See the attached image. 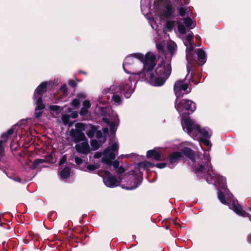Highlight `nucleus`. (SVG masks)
Here are the masks:
<instances>
[{
    "label": "nucleus",
    "mask_w": 251,
    "mask_h": 251,
    "mask_svg": "<svg viewBox=\"0 0 251 251\" xmlns=\"http://www.w3.org/2000/svg\"><path fill=\"white\" fill-rule=\"evenodd\" d=\"M176 45H168L167 49L171 54H173L176 50Z\"/></svg>",
    "instance_id": "a19ab883"
},
{
    "label": "nucleus",
    "mask_w": 251,
    "mask_h": 251,
    "mask_svg": "<svg viewBox=\"0 0 251 251\" xmlns=\"http://www.w3.org/2000/svg\"><path fill=\"white\" fill-rule=\"evenodd\" d=\"M14 133V129L13 127L9 129L6 132L3 133V136L7 135L8 137Z\"/></svg>",
    "instance_id": "864d4df0"
},
{
    "label": "nucleus",
    "mask_w": 251,
    "mask_h": 251,
    "mask_svg": "<svg viewBox=\"0 0 251 251\" xmlns=\"http://www.w3.org/2000/svg\"><path fill=\"white\" fill-rule=\"evenodd\" d=\"M154 71L156 76H162L165 78H168L172 72L171 62L165 64V62L163 59Z\"/></svg>",
    "instance_id": "39448f33"
},
{
    "label": "nucleus",
    "mask_w": 251,
    "mask_h": 251,
    "mask_svg": "<svg viewBox=\"0 0 251 251\" xmlns=\"http://www.w3.org/2000/svg\"><path fill=\"white\" fill-rule=\"evenodd\" d=\"M135 53H134V54ZM133 53L131 54L130 55L126 57L124 62L123 64V67L124 71L128 74H131L130 72L128 71V70L126 68V66L131 65L133 63L134 61L132 59V57L135 58L134 56H133Z\"/></svg>",
    "instance_id": "a211bd4d"
},
{
    "label": "nucleus",
    "mask_w": 251,
    "mask_h": 251,
    "mask_svg": "<svg viewBox=\"0 0 251 251\" xmlns=\"http://www.w3.org/2000/svg\"><path fill=\"white\" fill-rule=\"evenodd\" d=\"M71 169L69 167H65L60 172V175L62 178L67 179L70 176Z\"/></svg>",
    "instance_id": "4be33fe9"
},
{
    "label": "nucleus",
    "mask_w": 251,
    "mask_h": 251,
    "mask_svg": "<svg viewBox=\"0 0 251 251\" xmlns=\"http://www.w3.org/2000/svg\"><path fill=\"white\" fill-rule=\"evenodd\" d=\"M195 52L197 55L198 65L202 66L206 61V56L205 51L201 49H198L195 50Z\"/></svg>",
    "instance_id": "ddd939ff"
},
{
    "label": "nucleus",
    "mask_w": 251,
    "mask_h": 251,
    "mask_svg": "<svg viewBox=\"0 0 251 251\" xmlns=\"http://www.w3.org/2000/svg\"><path fill=\"white\" fill-rule=\"evenodd\" d=\"M117 169L116 173L117 175L122 174L125 172V169L122 166L119 167Z\"/></svg>",
    "instance_id": "4d7b16f0"
},
{
    "label": "nucleus",
    "mask_w": 251,
    "mask_h": 251,
    "mask_svg": "<svg viewBox=\"0 0 251 251\" xmlns=\"http://www.w3.org/2000/svg\"><path fill=\"white\" fill-rule=\"evenodd\" d=\"M218 197L219 200L221 202V203L224 204L226 203V199L225 195L222 191H218Z\"/></svg>",
    "instance_id": "7c9ffc66"
},
{
    "label": "nucleus",
    "mask_w": 251,
    "mask_h": 251,
    "mask_svg": "<svg viewBox=\"0 0 251 251\" xmlns=\"http://www.w3.org/2000/svg\"><path fill=\"white\" fill-rule=\"evenodd\" d=\"M196 130L203 137V138H210L211 135H209L208 132L205 128H201L200 125H196Z\"/></svg>",
    "instance_id": "5701e85b"
},
{
    "label": "nucleus",
    "mask_w": 251,
    "mask_h": 251,
    "mask_svg": "<svg viewBox=\"0 0 251 251\" xmlns=\"http://www.w3.org/2000/svg\"><path fill=\"white\" fill-rule=\"evenodd\" d=\"M36 107L35 111H39L44 109L46 107L45 104L43 102V99L42 96H39L36 101Z\"/></svg>",
    "instance_id": "b1692460"
},
{
    "label": "nucleus",
    "mask_w": 251,
    "mask_h": 251,
    "mask_svg": "<svg viewBox=\"0 0 251 251\" xmlns=\"http://www.w3.org/2000/svg\"><path fill=\"white\" fill-rule=\"evenodd\" d=\"M175 107L177 111L180 114L193 113L196 109V103L191 100L182 99L178 103H176Z\"/></svg>",
    "instance_id": "7ed1b4c3"
},
{
    "label": "nucleus",
    "mask_w": 251,
    "mask_h": 251,
    "mask_svg": "<svg viewBox=\"0 0 251 251\" xmlns=\"http://www.w3.org/2000/svg\"><path fill=\"white\" fill-rule=\"evenodd\" d=\"M43 112V111H40L39 110L35 111L34 113V117L37 119L40 118L42 116Z\"/></svg>",
    "instance_id": "0e129e2a"
},
{
    "label": "nucleus",
    "mask_w": 251,
    "mask_h": 251,
    "mask_svg": "<svg viewBox=\"0 0 251 251\" xmlns=\"http://www.w3.org/2000/svg\"><path fill=\"white\" fill-rule=\"evenodd\" d=\"M177 29L179 32L181 34H184L186 33V29L185 26L182 24L180 22H177Z\"/></svg>",
    "instance_id": "2f4dec72"
},
{
    "label": "nucleus",
    "mask_w": 251,
    "mask_h": 251,
    "mask_svg": "<svg viewBox=\"0 0 251 251\" xmlns=\"http://www.w3.org/2000/svg\"><path fill=\"white\" fill-rule=\"evenodd\" d=\"M187 8L185 7L181 6L177 9L178 15L181 17H184L186 15Z\"/></svg>",
    "instance_id": "72a5a7b5"
},
{
    "label": "nucleus",
    "mask_w": 251,
    "mask_h": 251,
    "mask_svg": "<svg viewBox=\"0 0 251 251\" xmlns=\"http://www.w3.org/2000/svg\"><path fill=\"white\" fill-rule=\"evenodd\" d=\"M167 163L165 162L157 163L155 165V166L159 169H163L166 167Z\"/></svg>",
    "instance_id": "603ef678"
},
{
    "label": "nucleus",
    "mask_w": 251,
    "mask_h": 251,
    "mask_svg": "<svg viewBox=\"0 0 251 251\" xmlns=\"http://www.w3.org/2000/svg\"><path fill=\"white\" fill-rule=\"evenodd\" d=\"M142 177H140L139 176H135L133 177V182L134 185L131 186V188H126L127 190L134 189L138 187L142 183Z\"/></svg>",
    "instance_id": "393cba45"
},
{
    "label": "nucleus",
    "mask_w": 251,
    "mask_h": 251,
    "mask_svg": "<svg viewBox=\"0 0 251 251\" xmlns=\"http://www.w3.org/2000/svg\"><path fill=\"white\" fill-rule=\"evenodd\" d=\"M60 90L62 91L65 96L68 95V88L66 84H63L60 88Z\"/></svg>",
    "instance_id": "c03bdc74"
},
{
    "label": "nucleus",
    "mask_w": 251,
    "mask_h": 251,
    "mask_svg": "<svg viewBox=\"0 0 251 251\" xmlns=\"http://www.w3.org/2000/svg\"><path fill=\"white\" fill-rule=\"evenodd\" d=\"M95 134H96V137L98 139H100V138L103 137V135L101 131L98 130V129L97 130V131L96 132Z\"/></svg>",
    "instance_id": "6e6d98bb"
},
{
    "label": "nucleus",
    "mask_w": 251,
    "mask_h": 251,
    "mask_svg": "<svg viewBox=\"0 0 251 251\" xmlns=\"http://www.w3.org/2000/svg\"><path fill=\"white\" fill-rule=\"evenodd\" d=\"M156 48L159 52L164 53V47L162 44L160 43L156 44Z\"/></svg>",
    "instance_id": "37998d69"
},
{
    "label": "nucleus",
    "mask_w": 251,
    "mask_h": 251,
    "mask_svg": "<svg viewBox=\"0 0 251 251\" xmlns=\"http://www.w3.org/2000/svg\"><path fill=\"white\" fill-rule=\"evenodd\" d=\"M75 129L74 130H77V131H79L80 132H83V131L85 129V126L84 124L82 123H76L75 125Z\"/></svg>",
    "instance_id": "f704fd0d"
},
{
    "label": "nucleus",
    "mask_w": 251,
    "mask_h": 251,
    "mask_svg": "<svg viewBox=\"0 0 251 251\" xmlns=\"http://www.w3.org/2000/svg\"><path fill=\"white\" fill-rule=\"evenodd\" d=\"M48 85V83L47 81L42 82L36 89L33 95V99H36V94L39 96H42L43 94L47 91Z\"/></svg>",
    "instance_id": "2eb2a0df"
},
{
    "label": "nucleus",
    "mask_w": 251,
    "mask_h": 251,
    "mask_svg": "<svg viewBox=\"0 0 251 251\" xmlns=\"http://www.w3.org/2000/svg\"><path fill=\"white\" fill-rule=\"evenodd\" d=\"M1 138V139L0 140V156H3L5 154V151L3 144L7 142L9 137L7 135L3 136L2 134Z\"/></svg>",
    "instance_id": "412c9836"
},
{
    "label": "nucleus",
    "mask_w": 251,
    "mask_h": 251,
    "mask_svg": "<svg viewBox=\"0 0 251 251\" xmlns=\"http://www.w3.org/2000/svg\"><path fill=\"white\" fill-rule=\"evenodd\" d=\"M205 165L208 168L206 180L208 183H211L212 182L209 181L208 178L210 177L212 179L215 177V174L213 172L212 165L211 164L210 162H206Z\"/></svg>",
    "instance_id": "6ab92c4d"
},
{
    "label": "nucleus",
    "mask_w": 251,
    "mask_h": 251,
    "mask_svg": "<svg viewBox=\"0 0 251 251\" xmlns=\"http://www.w3.org/2000/svg\"><path fill=\"white\" fill-rule=\"evenodd\" d=\"M46 162V160L43 159L38 158L35 159L31 165L30 166V168L34 170L36 169L37 166L42 163Z\"/></svg>",
    "instance_id": "bb28decb"
},
{
    "label": "nucleus",
    "mask_w": 251,
    "mask_h": 251,
    "mask_svg": "<svg viewBox=\"0 0 251 251\" xmlns=\"http://www.w3.org/2000/svg\"><path fill=\"white\" fill-rule=\"evenodd\" d=\"M98 168H99V166H98V165L90 164V165H88L87 166V169L89 171H94V170L97 169Z\"/></svg>",
    "instance_id": "a18cd8bd"
},
{
    "label": "nucleus",
    "mask_w": 251,
    "mask_h": 251,
    "mask_svg": "<svg viewBox=\"0 0 251 251\" xmlns=\"http://www.w3.org/2000/svg\"><path fill=\"white\" fill-rule=\"evenodd\" d=\"M110 126V134L111 135H113L114 136L115 135V132L116 130V129L115 128L116 124L114 122H112L111 124L109 125Z\"/></svg>",
    "instance_id": "58836bf2"
},
{
    "label": "nucleus",
    "mask_w": 251,
    "mask_h": 251,
    "mask_svg": "<svg viewBox=\"0 0 251 251\" xmlns=\"http://www.w3.org/2000/svg\"><path fill=\"white\" fill-rule=\"evenodd\" d=\"M71 105L73 107H77L80 105L79 100L77 99L73 100L71 102Z\"/></svg>",
    "instance_id": "79ce46f5"
},
{
    "label": "nucleus",
    "mask_w": 251,
    "mask_h": 251,
    "mask_svg": "<svg viewBox=\"0 0 251 251\" xmlns=\"http://www.w3.org/2000/svg\"><path fill=\"white\" fill-rule=\"evenodd\" d=\"M193 171L196 174H198L202 173L204 170V166L202 164H198V165H193L192 166Z\"/></svg>",
    "instance_id": "a878e982"
},
{
    "label": "nucleus",
    "mask_w": 251,
    "mask_h": 251,
    "mask_svg": "<svg viewBox=\"0 0 251 251\" xmlns=\"http://www.w3.org/2000/svg\"><path fill=\"white\" fill-rule=\"evenodd\" d=\"M183 21L185 25L188 27H191L193 24V21L190 17L184 18Z\"/></svg>",
    "instance_id": "c9c22d12"
},
{
    "label": "nucleus",
    "mask_w": 251,
    "mask_h": 251,
    "mask_svg": "<svg viewBox=\"0 0 251 251\" xmlns=\"http://www.w3.org/2000/svg\"><path fill=\"white\" fill-rule=\"evenodd\" d=\"M109 148L110 149V152H114L119 150V145L117 143H114Z\"/></svg>",
    "instance_id": "ea45409f"
},
{
    "label": "nucleus",
    "mask_w": 251,
    "mask_h": 251,
    "mask_svg": "<svg viewBox=\"0 0 251 251\" xmlns=\"http://www.w3.org/2000/svg\"><path fill=\"white\" fill-rule=\"evenodd\" d=\"M102 131H103V138H104V141H105L106 139V137H107V135L108 134V127H105L103 128Z\"/></svg>",
    "instance_id": "052dcab7"
},
{
    "label": "nucleus",
    "mask_w": 251,
    "mask_h": 251,
    "mask_svg": "<svg viewBox=\"0 0 251 251\" xmlns=\"http://www.w3.org/2000/svg\"><path fill=\"white\" fill-rule=\"evenodd\" d=\"M89 129L87 131L86 134L90 138L94 137L97 130L100 127L99 126H95L92 124H89Z\"/></svg>",
    "instance_id": "aec40b11"
},
{
    "label": "nucleus",
    "mask_w": 251,
    "mask_h": 251,
    "mask_svg": "<svg viewBox=\"0 0 251 251\" xmlns=\"http://www.w3.org/2000/svg\"><path fill=\"white\" fill-rule=\"evenodd\" d=\"M194 46H189V48H187L186 49V53H193Z\"/></svg>",
    "instance_id": "338daca9"
},
{
    "label": "nucleus",
    "mask_w": 251,
    "mask_h": 251,
    "mask_svg": "<svg viewBox=\"0 0 251 251\" xmlns=\"http://www.w3.org/2000/svg\"><path fill=\"white\" fill-rule=\"evenodd\" d=\"M103 156L101 159V162L103 164L111 166L112 160H114L116 157L115 153L110 152V149L107 148L103 151Z\"/></svg>",
    "instance_id": "1a4fd4ad"
},
{
    "label": "nucleus",
    "mask_w": 251,
    "mask_h": 251,
    "mask_svg": "<svg viewBox=\"0 0 251 251\" xmlns=\"http://www.w3.org/2000/svg\"><path fill=\"white\" fill-rule=\"evenodd\" d=\"M75 162L77 165H79L83 163V160L80 157L76 156L75 157Z\"/></svg>",
    "instance_id": "680f3d73"
},
{
    "label": "nucleus",
    "mask_w": 251,
    "mask_h": 251,
    "mask_svg": "<svg viewBox=\"0 0 251 251\" xmlns=\"http://www.w3.org/2000/svg\"><path fill=\"white\" fill-rule=\"evenodd\" d=\"M112 100H113L115 102L120 104L122 103V100L121 97L117 94H114L112 97Z\"/></svg>",
    "instance_id": "e433bc0d"
},
{
    "label": "nucleus",
    "mask_w": 251,
    "mask_h": 251,
    "mask_svg": "<svg viewBox=\"0 0 251 251\" xmlns=\"http://www.w3.org/2000/svg\"><path fill=\"white\" fill-rule=\"evenodd\" d=\"M77 99H78L79 100H82L86 98V95L85 93H83V92H80V93H79L77 95Z\"/></svg>",
    "instance_id": "8fccbe9b"
},
{
    "label": "nucleus",
    "mask_w": 251,
    "mask_h": 251,
    "mask_svg": "<svg viewBox=\"0 0 251 251\" xmlns=\"http://www.w3.org/2000/svg\"><path fill=\"white\" fill-rule=\"evenodd\" d=\"M102 120L104 123L108 125H110L112 122L110 121V120L108 118L106 117H102Z\"/></svg>",
    "instance_id": "69168bd1"
},
{
    "label": "nucleus",
    "mask_w": 251,
    "mask_h": 251,
    "mask_svg": "<svg viewBox=\"0 0 251 251\" xmlns=\"http://www.w3.org/2000/svg\"><path fill=\"white\" fill-rule=\"evenodd\" d=\"M187 41L188 42H192L193 41V34L192 32L190 33H189L187 35Z\"/></svg>",
    "instance_id": "bf43d9fd"
},
{
    "label": "nucleus",
    "mask_w": 251,
    "mask_h": 251,
    "mask_svg": "<svg viewBox=\"0 0 251 251\" xmlns=\"http://www.w3.org/2000/svg\"><path fill=\"white\" fill-rule=\"evenodd\" d=\"M182 154L188 157L191 161L194 163L196 162L195 151L189 147H185L181 150Z\"/></svg>",
    "instance_id": "dca6fc26"
},
{
    "label": "nucleus",
    "mask_w": 251,
    "mask_h": 251,
    "mask_svg": "<svg viewBox=\"0 0 251 251\" xmlns=\"http://www.w3.org/2000/svg\"><path fill=\"white\" fill-rule=\"evenodd\" d=\"M175 8L171 3H167L161 13V15L166 19H174L175 17Z\"/></svg>",
    "instance_id": "6e6552de"
},
{
    "label": "nucleus",
    "mask_w": 251,
    "mask_h": 251,
    "mask_svg": "<svg viewBox=\"0 0 251 251\" xmlns=\"http://www.w3.org/2000/svg\"><path fill=\"white\" fill-rule=\"evenodd\" d=\"M184 80H178L175 83L174 86V91L177 98L183 97L184 93H182L181 91H185L186 94H188L191 92V88H189L188 83H184Z\"/></svg>",
    "instance_id": "423d86ee"
},
{
    "label": "nucleus",
    "mask_w": 251,
    "mask_h": 251,
    "mask_svg": "<svg viewBox=\"0 0 251 251\" xmlns=\"http://www.w3.org/2000/svg\"><path fill=\"white\" fill-rule=\"evenodd\" d=\"M119 90L121 93L123 94L126 98H129L132 93L131 85L129 84H125L119 86Z\"/></svg>",
    "instance_id": "f3484780"
},
{
    "label": "nucleus",
    "mask_w": 251,
    "mask_h": 251,
    "mask_svg": "<svg viewBox=\"0 0 251 251\" xmlns=\"http://www.w3.org/2000/svg\"><path fill=\"white\" fill-rule=\"evenodd\" d=\"M230 209H232L236 214L239 216L246 217L248 213L243 210L237 201H234L229 206Z\"/></svg>",
    "instance_id": "f8f14e48"
},
{
    "label": "nucleus",
    "mask_w": 251,
    "mask_h": 251,
    "mask_svg": "<svg viewBox=\"0 0 251 251\" xmlns=\"http://www.w3.org/2000/svg\"><path fill=\"white\" fill-rule=\"evenodd\" d=\"M68 84L71 87L74 88H75L77 85L76 82L73 79L69 80L68 81Z\"/></svg>",
    "instance_id": "13d9d810"
},
{
    "label": "nucleus",
    "mask_w": 251,
    "mask_h": 251,
    "mask_svg": "<svg viewBox=\"0 0 251 251\" xmlns=\"http://www.w3.org/2000/svg\"><path fill=\"white\" fill-rule=\"evenodd\" d=\"M133 56L143 63L142 70L136 73H133V75H138L142 80L148 81L155 86H161L164 84L168 78L162 76L154 77V68L156 63V56L154 54L149 52L145 56L141 53H134Z\"/></svg>",
    "instance_id": "f257e3e1"
},
{
    "label": "nucleus",
    "mask_w": 251,
    "mask_h": 251,
    "mask_svg": "<svg viewBox=\"0 0 251 251\" xmlns=\"http://www.w3.org/2000/svg\"><path fill=\"white\" fill-rule=\"evenodd\" d=\"M91 146L92 147V149L94 151L97 150L99 149L100 145L98 143V141L96 139H93L91 141Z\"/></svg>",
    "instance_id": "473e14b6"
},
{
    "label": "nucleus",
    "mask_w": 251,
    "mask_h": 251,
    "mask_svg": "<svg viewBox=\"0 0 251 251\" xmlns=\"http://www.w3.org/2000/svg\"><path fill=\"white\" fill-rule=\"evenodd\" d=\"M63 108V107L61 108L59 105H51L49 106L50 110L55 112L57 115H58L60 113Z\"/></svg>",
    "instance_id": "c756f323"
},
{
    "label": "nucleus",
    "mask_w": 251,
    "mask_h": 251,
    "mask_svg": "<svg viewBox=\"0 0 251 251\" xmlns=\"http://www.w3.org/2000/svg\"><path fill=\"white\" fill-rule=\"evenodd\" d=\"M70 116L73 119L76 118L78 117V113L76 111H73Z\"/></svg>",
    "instance_id": "774afa93"
},
{
    "label": "nucleus",
    "mask_w": 251,
    "mask_h": 251,
    "mask_svg": "<svg viewBox=\"0 0 251 251\" xmlns=\"http://www.w3.org/2000/svg\"><path fill=\"white\" fill-rule=\"evenodd\" d=\"M208 138H200V141L204 143L206 146H211L210 142L207 140Z\"/></svg>",
    "instance_id": "09e8293b"
},
{
    "label": "nucleus",
    "mask_w": 251,
    "mask_h": 251,
    "mask_svg": "<svg viewBox=\"0 0 251 251\" xmlns=\"http://www.w3.org/2000/svg\"><path fill=\"white\" fill-rule=\"evenodd\" d=\"M11 179H12L13 180H14L15 181H16V182H19V183H25V181L22 180L20 176H12V177H10Z\"/></svg>",
    "instance_id": "49530a36"
},
{
    "label": "nucleus",
    "mask_w": 251,
    "mask_h": 251,
    "mask_svg": "<svg viewBox=\"0 0 251 251\" xmlns=\"http://www.w3.org/2000/svg\"><path fill=\"white\" fill-rule=\"evenodd\" d=\"M70 116L68 114H63L61 117V120L64 125H67L69 123Z\"/></svg>",
    "instance_id": "4c0bfd02"
},
{
    "label": "nucleus",
    "mask_w": 251,
    "mask_h": 251,
    "mask_svg": "<svg viewBox=\"0 0 251 251\" xmlns=\"http://www.w3.org/2000/svg\"><path fill=\"white\" fill-rule=\"evenodd\" d=\"M190 113H183L182 116L185 126L188 133H191L194 129H196V126L193 121L189 117Z\"/></svg>",
    "instance_id": "9b49d317"
},
{
    "label": "nucleus",
    "mask_w": 251,
    "mask_h": 251,
    "mask_svg": "<svg viewBox=\"0 0 251 251\" xmlns=\"http://www.w3.org/2000/svg\"><path fill=\"white\" fill-rule=\"evenodd\" d=\"M70 135L73 142L76 144L75 149L77 152L84 155H87L90 152L91 150L88 140L83 132L72 128L70 131Z\"/></svg>",
    "instance_id": "f03ea898"
},
{
    "label": "nucleus",
    "mask_w": 251,
    "mask_h": 251,
    "mask_svg": "<svg viewBox=\"0 0 251 251\" xmlns=\"http://www.w3.org/2000/svg\"><path fill=\"white\" fill-rule=\"evenodd\" d=\"M111 165L113 166L115 169H117L119 167V161L117 160H115L111 161Z\"/></svg>",
    "instance_id": "e2e57ef3"
},
{
    "label": "nucleus",
    "mask_w": 251,
    "mask_h": 251,
    "mask_svg": "<svg viewBox=\"0 0 251 251\" xmlns=\"http://www.w3.org/2000/svg\"><path fill=\"white\" fill-rule=\"evenodd\" d=\"M14 133V129L13 127L9 129L6 132L3 133V136L7 135L8 137Z\"/></svg>",
    "instance_id": "5fc2aeb1"
},
{
    "label": "nucleus",
    "mask_w": 251,
    "mask_h": 251,
    "mask_svg": "<svg viewBox=\"0 0 251 251\" xmlns=\"http://www.w3.org/2000/svg\"><path fill=\"white\" fill-rule=\"evenodd\" d=\"M186 59L187 61V70L188 73L192 74L196 68V66L198 65L197 59V55L194 53H186Z\"/></svg>",
    "instance_id": "0eeeda50"
},
{
    "label": "nucleus",
    "mask_w": 251,
    "mask_h": 251,
    "mask_svg": "<svg viewBox=\"0 0 251 251\" xmlns=\"http://www.w3.org/2000/svg\"><path fill=\"white\" fill-rule=\"evenodd\" d=\"M139 166H142L144 169H148L149 168H153L155 166V164L151 162L144 161L139 163Z\"/></svg>",
    "instance_id": "c85d7f7f"
},
{
    "label": "nucleus",
    "mask_w": 251,
    "mask_h": 251,
    "mask_svg": "<svg viewBox=\"0 0 251 251\" xmlns=\"http://www.w3.org/2000/svg\"><path fill=\"white\" fill-rule=\"evenodd\" d=\"M183 157L182 154L178 151H175L169 154L168 156V161L169 162L170 168H173L176 164Z\"/></svg>",
    "instance_id": "9d476101"
},
{
    "label": "nucleus",
    "mask_w": 251,
    "mask_h": 251,
    "mask_svg": "<svg viewBox=\"0 0 251 251\" xmlns=\"http://www.w3.org/2000/svg\"><path fill=\"white\" fill-rule=\"evenodd\" d=\"M83 107L85 108L86 109H88L91 106V103L89 100H85L83 102Z\"/></svg>",
    "instance_id": "3c124183"
},
{
    "label": "nucleus",
    "mask_w": 251,
    "mask_h": 251,
    "mask_svg": "<svg viewBox=\"0 0 251 251\" xmlns=\"http://www.w3.org/2000/svg\"><path fill=\"white\" fill-rule=\"evenodd\" d=\"M88 112V109L82 107L79 111V114L81 116H84L87 114Z\"/></svg>",
    "instance_id": "de8ad7c7"
},
{
    "label": "nucleus",
    "mask_w": 251,
    "mask_h": 251,
    "mask_svg": "<svg viewBox=\"0 0 251 251\" xmlns=\"http://www.w3.org/2000/svg\"><path fill=\"white\" fill-rule=\"evenodd\" d=\"M104 176L103 177V181L104 184L108 187L114 188L120 185L122 182V178L119 176L116 178L112 175L111 173L107 170L103 171Z\"/></svg>",
    "instance_id": "20e7f679"
},
{
    "label": "nucleus",
    "mask_w": 251,
    "mask_h": 251,
    "mask_svg": "<svg viewBox=\"0 0 251 251\" xmlns=\"http://www.w3.org/2000/svg\"><path fill=\"white\" fill-rule=\"evenodd\" d=\"M175 21H168L166 23V28L167 31L171 32L175 26Z\"/></svg>",
    "instance_id": "cd10ccee"
},
{
    "label": "nucleus",
    "mask_w": 251,
    "mask_h": 251,
    "mask_svg": "<svg viewBox=\"0 0 251 251\" xmlns=\"http://www.w3.org/2000/svg\"><path fill=\"white\" fill-rule=\"evenodd\" d=\"M146 156L148 158H153V159L156 161H162L164 160L162 158L161 152L154 149L148 151Z\"/></svg>",
    "instance_id": "4468645a"
}]
</instances>
